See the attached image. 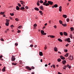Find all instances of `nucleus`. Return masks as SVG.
<instances>
[{"mask_svg":"<svg viewBox=\"0 0 74 74\" xmlns=\"http://www.w3.org/2000/svg\"><path fill=\"white\" fill-rule=\"evenodd\" d=\"M70 40V38H68L65 39L64 41H67L68 42H71V41Z\"/></svg>","mask_w":74,"mask_h":74,"instance_id":"obj_1","label":"nucleus"},{"mask_svg":"<svg viewBox=\"0 0 74 74\" xmlns=\"http://www.w3.org/2000/svg\"><path fill=\"white\" fill-rule=\"evenodd\" d=\"M16 10H19V7H18V6H16Z\"/></svg>","mask_w":74,"mask_h":74,"instance_id":"obj_21","label":"nucleus"},{"mask_svg":"<svg viewBox=\"0 0 74 74\" xmlns=\"http://www.w3.org/2000/svg\"><path fill=\"white\" fill-rule=\"evenodd\" d=\"M66 21L67 22H69V21H70V19H69V18H68L66 19Z\"/></svg>","mask_w":74,"mask_h":74,"instance_id":"obj_38","label":"nucleus"},{"mask_svg":"<svg viewBox=\"0 0 74 74\" xmlns=\"http://www.w3.org/2000/svg\"><path fill=\"white\" fill-rule=\"evenodd\" d=\"M54 51H55L56 52V51H58V49H57L56 47H55L54 48Z\"/></svg>","mask_w":74,"mask_h":74,"instance_id":"obj_9","label":"nucleus"},{"mask_svg":"<svg viewBox=\"0 0 74 74\" xmlns=\"http://www.w3.org/2000/svg\"><path fill=\"white\" fill-rule=\"evenodd\" d=\"M2 71L3 72H4L5 71V66H4L3 67V69H2Z\"/></svg>","mask_w":74,"mask_h":74,"instance_id":"obj_8","label":"nucleus"},{"mask_svg":"<svg viewBox=\"0 0 74 74\" xmlns=\"http://www.w3.org/2000/svg\"><path fill=\"white\" fill-rule=\"evenodd\" d=\"M4 13H5L4 12H1L0 13V14H1V15H4Z\"/></svg>","mask_w":74,"mask_h":74,"instance_id":"obj_26","label":"nucleus"},{"mask_svg":"<svg viewBox=\"0 0 74 74\" xmlns=\"http://www.w3.org/2000/svg\"><path fill=\"white\" fill-rule=\"evenodd\" d=\"M67 67H68V68H69V69H70L71 68V66H69V64L67 65Z\"/></svg>","mask_w":74,"mask_h":74,"instance_id":"obj_30","label":"nucleus"},{"mask_svg":"<svg viewBox=\"0 0 74 74\" xmlns=\"http://www.w3.org/2000/svg\"><path fill=\"white\" fill-rule=\"evenodd\" d=\"M50 37H51V38H55V36L52 35H50Z\"/></svg>","mask_w":74,"mask_h":74,"instance_id":"obj_31","label":"nucleus"},{"mask_svg":"<svg viewBox=\"0 0 74 74\" xmlns=\"http://www.w3.org/2000/svg\"><path fill=\"white\" fill-rule=\"evenodd\" d=\"M26 68L27 69V70H30V71H31V70H32V69H31V68H30L29 66H26Z\"/></svg>","mask_w":74,"mask_h":74,"instance_id":"obj_5","label":"nucleus"},{"mask_svg":"<svg viewBox=\"0 0 74 74\" xmlns=\"http://www.w3.org/2000/svg\"><path fill=\"white\" fill-rule=\"evenodd\" d=\"M9 18L10 19H12V17H10Z\"/></svg>","mask_w":74,"mask_h":74,"instance_id":"obj_63","label":"nucleus"},{"mask_svg":"<svg viewBox=\"0 0 74 74\" xmlns=\"http://www.w3.org/2000/svg\"><path fill=\"white\" fill-rule=\"evenodd\" d=\"M68 51L66 49L65 50H64V52H67Z\"/></svg>","mask_w":74,"mask_h":74,"instance_id":"obj_54","label":"nucleus"},{"mask_svg":"<svg viewBox=\"0 0 74 74\" xmlns=\"http://www.w3.org/2000/svg\"><path fill=\"white\" fill-rule=\"evenodd\" d=\"M33 47V45H30V47Z\"/></svg>","mask_w":74,"mask_h":74,"instance_id":"obj_51","label":"nucleus"},{"mask_svg":"<svg viewBox=\"0 0 74 74\" xmlns=\"http://www.w3.org/2000/svg\"><path fill=\"white\" fill-rule=\"evenodd\" d=\"M34 10H36V11H39V9H38L37 8H35Z\"/></svg>","mask_w":74,"mask_h":74,"instance_id":"obj_16","label":"nucleus"},{"mask_svg":"<svg viewBox=\"0 0 74 74\" xmlns=\"http://www.w3.org/2000/svg\"><path fill=\"white\" fill-rule=\"evenodd\" d=\"M10 15H11V16H14V13H10Z\"/></svg>","mask_w":74,"mask_h":74,"instance_id":"obj_32","label":"nucleus"},{"mask_svg":"<svg viewBox=\"0 0 74 74\" xmlns=\"http://www.w3.org/2000/svg\"><path fill=\"white\" fill-rule=\"evenodd\" d=\"M69 60H73V56L71 57V56L69 57Z\"/></svg>","mask_w":74,"mask_h":74,"instance_id":"obj_3","label":"nucleus"},{"mask_svg":"<svg viewBox=\"0 0 74 74\" xmlns=\"http://www.w3.org/2000/svg\"><path fill=\"white\" fill-rule=\"evenodd\" d=\"M63 34H64V36H67V33L66 32H63Z\"/></svg>","mask_w":74,"mask_h":74,"instance_id":"obj_15","label":"nucleus"},{"mask_svg":"<svg viewBox=\"0 0 74 74\" xmlns=\"http://www.w3.org/2000/svg\"><path fill=\"white\" fill-rule=\"evenodd\" d=\"M21 27H22V26L21 25H20L18 27V29H21Z\"/></svg>","mask_w":74,"mask_h":74,"instance_id":"obj_34","label":"nucleus"},{"mask_svg":"<svg viewBox=\"0 0 74 74\" xmlns=\"http://www.w3.org/2000/svg\"><path fill=\"white\" fill-rule=\"evenodd\" d=\"M41 33L42 34H43L44 33V31H43V30H41Z\"/></svg>","mask_w":74,"mask_h":74,"instance_id":"obj_20","label":"nucleus"},{"mask_svg":"<svg viewBox=\"0 0 74 74\" xmlns=\"http://www.w3.org/2000/svg\"><path fill=\"white\" fill-rule=\"evenodd\" d=\"M62 6H60L59 7V11L60 12H61L62 11Z\"/></svg>","mask_w":74,"mask_h":74,"instance_id":"obj_14","label":"nucleus"},{"mask_svg":"<svg viewBox=\"0 0 74 74\" xmlns=\"http://www.w3.org/2000/svg\"><path fill=\"white\" fill-rule=\"evenodd\" d=\"M58 5L57 4H55L54 5V7H55V8H56L57 7H58Z\"/></svg>","mask_w":74,"mask_h":74,"instance_id":"obj_27","label":"nucleus"},{"mask_svg":"<svg viewBox=\"0 0 74 74\" xmlns=\"http://www.w3.org/2000/svg\"><path fill=\"white\" fill-rule=\"evenodd\" d=\"M47 2V0H45V2H44L43 3V5H45L46 4Z\"/></svg>","mask_w":74,"mask_h":74,"instance_id":"obj_11","label":"nucleus"},{"mask_svg":"<svg viewBox=\"0 0 74 74\" xmlns=\"http://www.w3.org/2000/svg\"><path fill=\"white\" fill-rule=\"evenodd\" d=\"M69 56V53H67L65 55H64L65 57H68Z\"/></svg>","mask_w":74,"mask_h":74,"instance_id":"obj_17","label":"nucleus"},{"mask_svg":"<svg viewBox=\"0 0 74 74\" xmlns=\"http://www.w3.org/2000/svg\"><path fill=\"white\" fill-rule=\"evenodd\" d=\"M37 5H38V6H40V3H37Z\"/></svg>","mask_w":74,"mask_h":74,"instance_id":"obj_50","label":"nucleus"},{"mask_svg":"<svg viewBox=\"0 0 74 74\" xmlns=\"http://www.w3.org/2000/svg\"><path fill=\"white\" fill-rule=\"evenodd\" d=\"M1 41H4V39H3L2 38H1Z\"/></svg>","mask_w":74,"mask_h":74,"instance_id":"obj_49","label":"nucleus"},{"mask_svg":"<svg viewBox=\"0 0 74 74\" xmlns=\"http://www.w3.org/2000/svg\"><path fill=\"white\" fill-rule=\"evenodd\" d=\"M58 53H60V54H61V53L60 52V51H58Z\"/></svg>","mask_w":74,"mask_h":74,"instance_id":"obj_64","label":"nucleus"},{"mask_svg":"<svg viewBox=\"0 0 74 74\" xmlns=\"http://www.w3.org/2000/svg\"><path fill=\"white\" fill-rule=\"evenodd\" d=\"M45 5V6H48V5H49V4L48 3H46Z\"/></svg>","mask_w":74,"mask_h":74,"instance_id":"obj_25","label":"nucleus"},{"mask_svg":"<svg viewBox=\"0 0 74 74\" xmlns=\"http://www.w3.org/2000/svg\"><path fill=\"white\" fill-rule=\"evenodd\" d=\"M48 3L49 4H50V5H52V4L53 3V2L51 1H48Z\"/></svg>","mask_w":74,"mask_h":74,"instance_id":"obj_4","label":"nucleus"},{"mask_svg":"<svg viewBox=\"0 0 74 74\" xmlns=\"http://www.w3.org/2000/svg\"><path fill=\"white\" fill-rule=\"evenodd\" d=\"M20 2L21 3V4L23 5V4H25V2L22 1H21Z\"/></svg>","mask_w":74,"mask_h":74,"instance_id":"obj_22","label":"nucleus"},{"mask_svg":"<svg viewBox=\"0 0 74 74\" xmlns=\"http://www.w3.org/2000/svg\"><path fill=\"white\" fill-rule=\"evenodd\" d=\"M18 33H21V31H20L19 30H18Z\"/></svg>","mask_w":74,"mask_h":74,"instance_id":"obj_52","label":"nucleus"},{"mask_svg":"<svg viewBox=\"0 0 74 74\" xmlns=\"http://www.w3.org/2000/svg\"><path fill=\"white\" fill-rule=\"evenodd\" d=\"M62 25L63 26H67V24H62Z\"/></svg>","mask_w":74,"mask_h":74,"instance_id":"obj_24","label":"nucleus"},{"mask_svg":"<svg viewBox=\"0 0 74 74\" xmlns=\"http://www.w3.org/2000/svg\"><path fill=\"white\" fill-rule=\"evenodd\" d=\"M34 27H37V24H35L34 25Z\"/></svg>","mask_w":74,"mask_h":74,"instance_id":"obj_44","label":"nucleus"},{"mask_svg":"<svg viewBox=\"0 0 74 74\" xmlns=\"http://www.w3.org/2000/svg\"><path fill=\"white\" fill-rule=\"evenodd\" d=\"M15 57H14V56H12L11 58L12 61H15Z\"/></svg>","mask_w":74,"mask_h":74,"instance_id":"obj_2","label":"nucleus"},{"mask_svg":"<svg viewBox=\"0 0 74 74\" xmlns=\"http://www.w3.org/2000/svg\"><path fill=\"white\" fill-rule=\"evenodd\" d=\"M58 62H60V61H61V59L60 58H59L58 59Z\"/></svg>","mask_w":74,"mask_h":74,"instance_id":"obj_28","label":"nucleus"},{"mask_svg":"<svg viewBox=\"0 0 74 74\" xmlns=\"http://www.w3.org/2000/svg\"><path fill=\"white\" fill-rule=\"evenodd\" d=\"M20 9L22 11V10H25V7H21L20 8Z\"/></svg>","mask_w":74,"mask_h":74,"instance_id":"obj_12","label":"nucleus"},{"mask_svg":"<svg viewBox=\"0 0 74 74\" xmlns=\"http://www.w3.org/2000/svg\"><path fill=\"white\" fill-rule=\"evenodd\" d=\"M60 35H61V36H63V32H60Z\"/></svg>","mask_w":74,"mask_h":74,"instance_id":"obj_39","label":"nucleus"},{"mask_svg":"<svg viewBox=\"0 0 74 74\" xmlns=\"http://www.w3.org/2000/svg\"><path fill=\"white\" fill-rule=\"evenodd\" d=\"M63 64H65V63H66V60H63L62 61Z\"/></svg>","mask_w":74,"mask_h":74,"instance_id":"obj_10","label":"nucleus"},{"mask_svg":"<svg viewBox=\"0 0 74 74\" xmlns=\"http://www.w3.org/2000/svg\"><path fill=\"white\" fill-rule=\"evenodd\" d=\"M39 55L40 56H42L43 55V54L42 53V52H39Z\"/></svg>","mask_w":74,"mask_h":74,"instance_id":"obj_13","label":"nucleus"},{"mask_svg":"<svg viewBox=\"0 0 74 74\" xmlns=\"http://www.w3.org/2000/svg\"><path fill=\"white\" fill-rule=\"evenodd\" d=\"M71 30L73 31V30H74V28L73 27H71L70 28Z\"/></svg>","mask_w":74,"mask_h":74,"instance_id":"obj_29","label":"nucleus"},{"mask_svg":"<svg viewBox=\"0 0 74 74\" xmlns=\"http://www.w3.org/2000/svg\"><path fill=\"white\" fill-rule=\"evenodd\" d=\"M19 62L20 63V64H22V61L20 60Z\"/></svg>","mask_w":74,"mask_h":74,"instance_id":"obj_36","label":"nucleus"},{"mask_svg":"<svg viewBox=\"0 0 74 74\" xmlns=\"http://www.w3.org/2000/svg\"><path fill=\"white\" fill-rule=\"evenodd\" d=\"M60 57L62 60H64L65 59V58L62 56H60Z\"/></svg>","mask_w":74,"mask_h":74,"instance_id":"obj_7","label":"nucleus"},{"mask_svg":"<svg viewBox=\"0 0 74 74\" xmlns=\"http://www.w3.org/2000/svg\"><path fill=\"white\" fill-rule=\"evenodd\" d=\"M54 28H55V29H56L57 27L56 25H55L54 26Z\"/></svg>","mask_w":74,"mask_h":74,"instance_id":"obj_58","label":"nucleus"},{"mask_svg":"<svg viewBox=\"0 0 74 74\" xmlns=\"http://www.w3.org/2000/svg\"><path fill=\"white\" fill-rule=\"evenodd\" d=\"M9 25V23L8 22H7L5 23V25L7 26H8Z\"/></svg>","mask_w":74,"mask_h":74,"instance_id":"obj_19","label":"nucleus"},{"mask_svg":"<svg viewBox=\"0 0 74 74\" xmlns=\"http://www.w3.org/2000/svg\"><path fill=\"white\" fill-rule=\"evenodd\" d=\"M25 8H26V9H29V7L27 6H25Z\"/></svg>","mask_w":74,"mask_h":74,"instance_id":"obj_45","label":"nucleus"},{"mask_svg":"<svg viewBox=\"0 0 74 74\" xmlns=\"http://www.w3.org/2000/svg\"><path fill=\"white\" fill-rule=\"evenodd\" d=\"M69 45V44H67V45H66V47H68V45Z\"/></svg>","mask_w":74,"mask_h":74,"instance_id":"obj_62","label":"nucleus"},{"mask_svg":"<svg viewBox=\"0 0 74 74\" xmlns=\"http://www.w3.org/2000/svg\"><path fill=\"white\" fill-rule=\"evenodd\" d=\"M6 22H10V20L6 19Z\"/></svg>","mask_w":74,"mask_h":74,"instance_id":"obj_41","label":"nucleus"},{"mask_svg":"<svg viewBox=\"0 0 74 74\" xmlns=\"http://www.w3.org/2000/svg\"><path fill=\"white\" fill-rule=\"evenodd\" d=\"M47 48V46H45V47H44L45 50H46Z\"/></svg>","mask_w":74,"mask_h":74,"instance_id":"obj_46","label":"nucleus"},{"mask_svg":"<svg viewBox=\"0 0 74 74\" xmlns=\"http://www.w3.org/2000/svg\"><path fill=\"white\" fill-rule=\"evenodd\" d=\"M18 44L17 43H15V45H16V46H18Z\"/></svg>","mask_w":74,"mask_h":74,"instance_id":"obj_47","label":"nucleus"},{"mask_svg":"<svg viewBox=\"0 0 74 74\" xmlns=\"http://www.w3.org/2000/svg\"><path fill=\"white\" fill-rule=\"evenodd\" d=\"M53 68H55V65H53Z\"/></svg>","mask_w":74,"mask_h":74,"instance_id":"obj_59","label":"nucleus"},{"mask_svg":"<svg viewBox=\"0 0 74 74\" xmlns=\"http://www.w3.org/2000/svg\"><path fill=\"white\" fill-rule=\"evenodd\" d=\"M59 21L60 24H62L63 22L61 20H60Z\"/></svg>","mask_w":74,"mask_h":74,"instance_id":"obj_35","label":"nucleus"},{"mask_svg":"<svg viewBox=\"0 0 74 74\" xmlns=\"http://www.w3.org/2000/svg\"><path fill=\"white\" fill-rule=\"evenodd\" d=\"M12 65H13L14 66H15V65H16V63H15L14 62H13L12 63Z\"/></svg>","mask_w":74,"mask_h":74,"instance_id":"obj_33","label":"nucleus"},{"mask_svg":"<svg viewBox=\"0 0 74 74\" xmlns=\"http://www.w3.org/2000/svg\"><path fill=\"white\" fill-rule=\"evenodd\" d=\"M63 17L64 18H67V15H66L63 14Z\"/></svg>","mask_w":74,"mask_h":74,"instance_id":"obj_18","label":"nucleus"},{"mask_svg":"<svg viewBox=\"0 0 74 74\" xmlns=\"http://www.w3.org/2000/svg\"><path fill=\"white\" fill-rule=\"evenodd\" d=\"M58 74H62V73H60V72H58Z\"/></svg>","mask_w":74,"mask_h":74,"instance_id":"obj_61","label":"nucleus"},{"mask_svg":"<svg viewBox=\"0 0 74 74\" xmlns=\"http://www.w3.org/2000/svg\"><path fill=\"white\" fill-rule=\"evenodd\" d=\"M47 34L45 33H44L43 34V35H46Z\"/></svg>","mask_w":74,"mask_h":74,"instance_id":"obj_56","label":"nucleus"},{"mask_svg":"<svg viewBox=\"0 0 74 74\" xmlns=\"http://www.w3.org/2000/svg\"><path fill=\"white\" fill-rule=\"evenodd\" d=\"M70 37L72 39L73 38V35H70Z\"/></svg>","mask_w":74,"mask_h":74,"instance_id":"obj_48","label":"nucleus"},{"mask_svg":"<svg viewBox=\"0 0 74 74\" xmlns=\"http://www.w3.org/2000/svg\"><path fill=\"white\" fill-rule=\"evenodd\" d=\"M18 6H19V7H21V5L19 3H18Z\"/></svg>","mask_w":74,"mask_h":74,"instance_id":"obj_43","label":"nucleus"},{"mask_svg":"<svg viewBox=\"0 0 74 74\" xmlns=\"http://www.w3.org/2000/svg\"><path fill=\"white\" fill-rule=\"evenodd\" d=\"M40 3H41V4H42V3H43V1L41 0L40 1Z\"/></svg>","mask_w":74,"mask_h":74,"instance_id":"obj_37","label":"nucleus"},{"mask_svg":"<svg viewBox=\"0 0 74 74\" xmlns=\"http://www.w3.org/2000/svg\"><path fill=\"white\" fill-rule=\"evenodd\" d=\"M58 40L59 41H60V42H62L63 41V40H62L60 38H58Z\"/></svg>","mask_w":74,"mask_h":74,"instance_id":"obj_23","label":"nucleus"},{"mask_svg":"<svg viewBox=\"0 0 74 74\" xmlns=\"http://www.w3.org/2000/svg\"><path fill=\"white\" fill-rule=\"evenodd\" d=\"M15 20L16 21H19V19L18 18H16L15 19Z\"/></svg>","mask_w":74,"mask_h":74,"instance_id":"obj_40","label":"nucleus"},{"mask_svg":"<svg viewBox=\"0 0 74 74\" xmlns=\"http://www.w3.org/2000/svg\"><path fill=\"white\" fill-rule=\"evenodd\" d=\"M10 27H12H12H14V26L13 25H12L10 26Z\"/></svg>","mask_w":74,"mask_h":74,"instance_id":"obj_42","label":"nucleus"},{"mask_svg":"<svg viewBox=\"0 0 74 74\" xmlns=\"http://www.w3.org/2000/svg\"><path fill=\"white\" fill-rule=\"evenodd\" d=\"M47 66H48V65L47 64H46L45 65V67H47Z\"/></svg>","mask_w":74,"mask_h":74,"instance_id":"obj_60","label":"nucleus"},{"mask_svg":"<svg viewBox=\"0 0 74 74\" xmlns=\"http://www.w3.org/2000/svg\"><path fill=\"white\" fill-rule=\"evenodd\" d=\"M39 8L41 10H44V7H43V6L42 5L40 6Z\"/></svg>","mask_w":74,"mask_h":74,"instance_id":"obj_6","label":"nucleus"},{"mask_svg":"<svg viewBox=\"0 0 74 74\" xmlns=\"http://www.w3.org/2000/svg\"><path fill=\"white\" fill-rule=\"evenodd\" d=\"M3 58V56H0V59H1V58Z\"/></svg>","mask_w":74,"mask_h":74,"instance_id":"obj_57","label":"nucleus"},{"mask_svg":"<svg viewBox=\"0 0 74 74\" xmlns=\"http://www.w3.org/2000/svg\"><path fill=\"white\" fill-rule=\"evenodd\" d=\"M39 12L40 13H42V12L41 11H39Z\"/></svg>","mask_w":74,"mask_h":74,"instance_id":"obj_55","label":"nucleus"},{"mask_svg":"<svg viewBox=\"0 0 74 74\" xmlns=\"http://www.w3.org/2000/svg\"><path fill=\"white\" fill-rule=\"evenodd\" d=\"M35 68H34V66H32V69H34Z\"/></svg>","mask_w":74,"mask_h":74,"instance_id":"obj_53","label":"nucleus"}]
</instances>
